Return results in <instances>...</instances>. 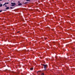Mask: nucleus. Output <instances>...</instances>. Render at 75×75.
Returning a JSON list of instances; mask_svg holds the SVG:
<instances>
[{
    "mask_svg": "<svg viewBox=\"0 0 75 75\" xmlns=\"http://www.w3.org/2000/svg\"><path fill=\"white\" fill-rule=\"evenodd\" d=\"M38 72H39V71H38Z\"/></svg>",
    "mask_w": 75,
    "mask_h": 75,
    "instance_id": "18",
    "label": "nucleus"
},
{
    "mask_svg": "<svg viewBox=\"0 0 75 75\" xmlns=\"http://www.w3.org/2000/svg\"><path fill=\"white\" fill-rule=\"evenodd\" d=\"M2 1V0H0V1Z\"/></svg>",
    "mask_w": 75,
    "mask_h": 75,
    "instance_id": "17",
    "label": "nucleus"
},
{
    "mask_svg": "<svg viewBox=\"0 0 75 75\" xmlns=\"http://www.w3.org/2000/svg\"><path fill=\"white\" fill-rule=\"evenodd\" d=\"M6 10H8V9H9V7H7L6 8Z\"/></svg>",
    "mask_w": 75,
    "mask_h": 75,
    "instance_id": "4",
    "label": "nucleus"
},
{
    "mask_svg": "<svg viewBox=\"0 0 75 75\" xmlns=\"http://www.w3.org/2000/svg\"><path fill=\"white\" fill-rule=\"evenodd\" d=\"M44 75V73H42L41 74V75Z\"/></svg>",
    "mask_w": 75,
    "mask_h": 75,
    "instance_id": "11",
    "label": "nucleus"
},
{
    "mask_svg": "<svg viewBox=\"0 0 75 75\" xmlns=\"http://www.w3.org/2000/svg\"><path fill=\"white\" fill-rule=\"evenodd\" d=\"M18 3H20V1H18Z\"/></svg>",
    "mask_w": 75,
    "mask_h": 75,
    "instance_id": "15",
    "label": "nucleus"
},
{
    "mask_svg": "<svg viewBox=\"0 0 75 75\" xmlns=\"http://www.w3.org/2000/svg\"><path fill=\"white\" fill-rule=\"evenodd\" d=\"M30 70H33V68H30Z\"/></svg>",
    "mask_w": 75,
    "mask_h": 75,
    "instance_id": "7",
    "label": "nucleus"
},
{
    "mask_svg": "<svg viewBox=\"0 0 75 75\" xmlns=\"http://www.w3.org/2000/svg\"><path fill=\"white\" fill-rule=\"evenodd\" d=\"M2 12V10H0V13H1V12Z\"/></svg>",
    "mask_w": 75,
    "mask_h": 75,
    "instance_id": "13",
    "label": "nucleus"
},
{
    "mask_svg": "<svg viewBox=\"0 0 75 75\" xmlns=\"http://www.w3.org/2000/svg\"><path fill=\"white\" fill-rule=\"evenodd\" d=\"M5 7H7V5H6L5 6Z\"/></svg>",
    "mask_w": 75,
    "mask_h": 75,
    "instance_id": "14",
    "label": "nucleus"
},
{
    "mask_svg": "<svg viewBox=\"0 0 75 75\" xmlns=\"http://www.w3.org/2000/svg\"><path fill=\"white\" fill-rule=\"evenodd\" d=\"M5 3V4H8L9 3L7 2V3Z\"/></svg>",
    "mask_w": 75,
    "mask_h": 75,
    "instance_id": "8",
    "label": "nucleus"
},
{
    "mask_svg": "<svg viewBox=\"0 0 75 75\" xmlns=\"http://www.w3.org/2000/svg\"><path fill=\"white\" fill-rule=\"evenodd\" d=\"M42 65L44 67V70H46L47 68L48 67V65L47 64H42Z\"/></svg>",
    "mask_w": 75,
    "mask_h": 75,
    "instance_id": "1",
    "label": "nucleus"
},
{
    "mask_svg": "<svg viewBox=\"0 0 75 75\" xmlns=\"http://www.w3.org/2000/svg\"><path fill=\"white\" fill-rule=\"evenodd\" d=\"M18 6H21L22 5V4L21 3H19L18 4Z\"/></svg>",
    "mask_w": 75,
    "mask_h": 75,
    "instance_id": "3",
    "label": "nucleus"
},
{
    "mask_svg": "<svg viewBox=\"0 0 75 75\" xmlns=\"http://www.w3.org/2000/svg\"><path fill=\"white\" fill-rule=\"evenodd\" d=\"M26 0V1H30V0Z\"/></svg>",
    "mask_w": 75,
    "mask_h": 75,
    "instance_id": "10",
    "label": "nucleus"
},
{
    "mask_svg": "<svg viewBox=\"0 0 75 75\" xmlns=\"http://www.w3.org/2000/svg\"><path fill=\"white\" fill-rule=\"evenodd\" d=\"M5 5H6V4H5V3L4 4H3V6H4Z\"/></svg>",
    "mask_w": 75,
    "mask_h": 75,
    "instance_id": "12",
    "label": "nucleus"
},
{
    "mask_svg": "<svg viewBox=\"0 0 75 75\" xmlns=\"http://www.w3.org/2000/svg\"><path fill=\"white\" fill-rule=\"evenodd\" d=\"M27 3H28V2H25L24 3V4H27Z\"/></svg>",
    "mask_w": 75,
    "mask_h": 75,
    "instance_id": "6",
    "label": "nucleus"
},
{
    "mask_svg": "<svg viewBox=\"0 0 75 75\" xmlns=\"http://www.w3.org/2000/svg\"><path fill=\"white\" fill-rule=\"evenodd\" d=\"M10 8L11 9H12L13 8H14L13 7H11Z\"/></svg>",
    "mask_w": 75,
    "mask_h": 75,
    "instance_id": "9",
    "label": "nucleus"
},
{
    "mask_svg": "<svg viewBox=\"0 0 75 75\" xmlns=\"http://www.w3.org/2000/svg\"><path fill=\"white\" fill-rule=\"evenodd\" d=\"M19 32H20V31L18 32L17 33H19Z\"/></svg>",
    "mask_w": 75,
    "mask_h": 75,
    "instance_id": "16",
    "label": "nucleus"
},
{
    "mask_svg": "<svg viewBox=\"0 0 75 75\" xmlns=\"http://www.w3.org/2000/svg\"><path fill=\"white\" fill-rule=\"evenodd\" d=\"M11 4L12 5L11 6L12 7H13L14 6H16V3H13L12 2L11 3Z\"/></svg>",
    "mask_w": 75,
    "mask_h": 75,
    "instance_id": "2",
    "label": "nucleus"
},
{
    "mask_svg": "<svg viewBox=\"0 0 75 75\" xmlns=\"http://www.w3.org/2000/svg\"><path fill=\"white\" fill-rule=\"evenodd\" d=\"M3 6V4H0V7H2Z\"/></svg>",
    "mask_w": 75,
    "mask_h": 75,
    "instance_id": "5",
    "label": "nucleus"
}]
</instances>
